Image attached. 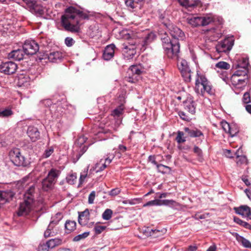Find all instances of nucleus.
I'll use <instances>...</instances> for the list:
<instances>
[{
    "label": "nucleus",
    "instance_id": "nucleus-55",
    "mask_svg": "<svg viewBox=\"0 0 251 251\" xmlns=\"http://www.w3.org/2000/svg\"><path fill=\"white\" fill-rule=\"evenodd\" d=\"M242 101L245 103H248L251 101V98L250 94L248 92H246L243 97Z\"/></svg>",
    "mask_w": 251,
    "mask_h": 251
},
{
    "label": "nucleus",
    "instance_id": "nucleus-64",
    "mask_svg": "<svg viewBox=\"0 0 251 251\" xmlns=\"http://www.w3.org/2000/svg\"><path fill=\"white\" fill-rule=\"evenodd\" d=\"M234 221L237 223V224L240 225V226H242L243 225V224L244 223V221H243V220H242L241 219H239V218L238 217H234Z\"/></svg>",
    "mask_w": 251,
    "mask_h": 251
},
{
    "label": "nucleus",
    "instance_id": "nucleus-5",
    "mask_svg": "<svg viewBox=\"0 0 251 251\" xmlns=\"http://www.w3.org/2000/svg\"><path fill=\"white\" fill-rule=\"evenodd\" d=\"M9 156L10 161L16 166L25 167L28 164V161L18 148L11 150L9 151Z\"/></svg>",
    "mask_w": 251,
    "mask_h": 251
},
{
    "label": "nucleus",
    "instance_id": "nucleus-19",
    "mask_svg": "<svg viewBox=\"0 0 251 251\" xmlns=\"http://www.w3.org/2000/svg\"><path fill=\"white\" fill-rule=\"evenodd\" d=\"M115 46L112 44L106 47L103 53V58L105 60H109L114 55Z\"/></svg>",
    "mask_w": 251,
    "mask_h": 251
},
{
    "label": "nucleus",
    "instance_id": "nucleus-24",
    "mask_svg": "<svg viewBox=\"0 0 251 251\" xmlns=\"http://www.w3.org/2000/svg\"><path fill=\"white\" fill-rule=\"evenodd\" d=\"M60 174L61 171L57 169L52 168L49 172L46 177L55 184Z\"/></svg>",
    "mask_w": 251,
    "mask_h": 251
},
{
    "label": "nucleus",
    "instance_id": "nucleus-33",
    "mask_svg": "<svg viewBox=\"0 0 251 251\" xmlns=\"http://www.w3.org/2000/svg\"><path fill=\"white\" fill-rule=\"evenodd\" d=\"M30 79L28 75H20L18 77V85L19 86H25L29 82Z\"/></svg>",
    "mask_w": 251,
    "mask_h": 251
},
{
    "label": "nucleus",
    "instance_id": "nucleus-45",
    "mask_svg": "<svg viewBox=\"0 0 251 251\" xmlns=\"http://www.w3.org/2000/svg\"><path fill=\"white\" fill-rule=\"evenodd\" d=\"M89 234V232H85L82 234L77 235L74 238L73 241L75 242H78L81 240L84 239L87 237Z\"/></svg>",
    "mask_w": 251,
    "mask_h": 251
},
{
    "label": "nucleus",
    "instance_id": "nucleus-6",
    "mask_svg": "<svg viewBox=\"0 0 251 251\" xmlns=\"http://www.w3.org/2000/svg\"><path fill=\"white\" fill-rule=\"evenodd\" d=\"M188 23L193 26H206L214 22L211 15L204 16H193L187 19Z\"/></svg>",
    "mask_w": 251,
    "mask_h": 251
},
{
    "label": "nucleus",
    "instance_id": "nucleus-41",
    "mask_svg": "<svg viewBox=\"0 0 251 251\" xmlns=\"http://www.w3.org/2000/svg\"><path fill=\"white\" fill-rule=\"evenodd\" d=\"M101 161L102 160H101L99 163H97L95 164V168L93 170V171L96 170V172L98 173L103 171L105 168H106L107 165L105 163H102L101 165L100 166Z\"/></svg>",
    "mask_w": 251,
    "mask_h": 251
},
{
    "label": "nucleus",
    "instance_id": "nucleus-22",
    "mask_svg": "<svg viewBox=\"0 0 251 251\" xmlns=\"http://www.w3.org/2000/svg\"><path fill=\"white\" fill-rule=\"evenodd\" d=\"M27 133L32 141L35 142L40 138V132L37 127L29 126Z\"/></svg>",
    "mask_w": 251,
    "mask_h": 251
},
{
    "label": "nucleus",
    "instance_id": "nucleus-53",
    "mask_svg": "<svg viewBox=\"0 0 251 251\" xmlns=\"http://www.w3.org/2000/svg\"><path fill=\"white\" fill-rule=\"evenodd\" d=\"M246 157L245 156L237 155V160L236 162L238 165H241L244 163L246 162Z\"/></svg>",
    "mask_w": 251,
    "mask_h": 251
},
{
    "label": "nucleus",
    "instance_id": "nucleus-43",
    "mask_svg": "<svg viewBox=\"0 0 251 251\" xmlns=\"http://www.w3.org/2000/svg\"><path fill=\"white\" fill-rule=\"evenodd\" d=\"M216 67L222 69L227 70L230 68V65L226 62L220 61L217 63L216 65Z\"/></svg>",
    "mask_w": 251,
    "mask_h": 251
},
{
    "label": "nucleus",
    "instance_id": "nucleus-57",
    "mask_svg": "<svg viewBox=\"0 0 251 251\" xmlns=\"http://www.w3.org/2000/svg\"><path fill=\"white\" fill-rule=\"evenodd\" d=\"M49 249L48 246L46 243L40 244L38 248V251H49Z\"/></svg>",
    "mask_w": 251,
    "mask_h": 251
},
{
    "label": "nucleus",
    "instance_id": "nucleus-39",
    "mask_svg": "<svg viewBox=\"0 0 251 251\" xmlns=\"http://www.w3.org/2000/svg\"><path fill=\"white\" fill-rule=\"evenodd\" d=\"M88 166L86 169H85L82 173H81L80 178H79V183L80 184H82L84 181V179L87 177H91L90 174H88Z\"/></svg>",
    "mask_w": 251,
    "mask_h": 251
},
{
    "label": "nucleus",
    "instance_id": "nucleus-25",
    "mask_svg": "<svg viewBox=\"0 0 251 251\" xmlns=\"http://www.w3.org/2000/svg\"><path fill=\"white\" fill-rule=\"evenodd\" d=\"M232 48V46L229 43L228 40H225L221 42L216 47V50L219 52H226L229 51Z\"/></svg>",
    "mask_w": 251,
    "mask_h": 251
},
{
    "label": "nucleus",
    "instance_id": "nucleus-23",
    "mask_svg": "<svg viewBox=\"0 0 251 251\" xmlns=\"http://www.w3.org/2000/svg\"><path fill=\"white\" fill-rule=\"evenodd\" d=\"M179 4L186 9L194 8L199 3L198 0H177Z\"/></svg>",
    "mask_w": 251,
    "mask_h": 251
},
{
    "label": "nucleus",
    "instance_id": "nucleus-29",
    "mask_svg": "<svg viewBox=\"0 0 251 251\" xmlns=\"http://www.w3.org/2000/svg\"><path fill=\"white\" fill-rule=\"evenodd\" d=\"M62 53L60 51H52L48 55L49 60L52 62H56L62 58Z\"/></svg>",
    "mask_w": 251,
    "mask_h": 251
},
{
    "label": "nucleus",
    "instance_id": "nucleus-61",
    "mask_svg": "<svg viewBox=\"0 0 251 251\" xmlns=\"http://www.w3.org/2000/svg\"><path fill=\"white\" fill-rule=\"evenodd\" d=\"M120 193V190L119 188L113 189L109 192V195L112 196H115L118 195Z\"/></svg>",
    "mask_w": 251,
    "mask_h": 251
},
{
    "label": "nucleus",
    "instance_id": "nucleus-4",
    "mask_svg": "<svg viewBox=\"0 0 251 251\" xmlns=\"http://www.w3.org/2000/svg\"><path fill=\"white\" fill-rule=\"evenodd\" d=\"M195 90L197 94H201L202 95L205 92L210 94L213 93L210 83L205 76L199 75L198 74H197V77L195 81Z\"/></svg>",
    "mask_w": 251,
    "mask_h": 251
},
{
    "label": "nucleus",
    "instance_id": "nucleus-14",
    "mask_svg": "<svg viewBox=\"0 0 251 251\" xmlns=\"http://www.w3.org/2000/svg\"><path fill=\"white\" fill-rule=\"evenodd\" d=\"M249 63L247 58H243L239 60L237 63H234L233 67L239 71L240 73H242L244 75H248L249 72Z\"/></svg>",
    "mask_w": 251,
    "mask_h": 251
},
{
    "label": "nucleus",
    "instance_id": "nucleus-62",
    "mask_svg": "<svg viewBox=\"0 0 251 251\" xmlns=\"http://www.w3.org/2000/svg\"><path fill=\"white\" fill-rule=\"evenodd\" d=\"M54 231H52L51 230H50V229H47V230L45 231L44 236L46 238H47V237H49L50 236H52L54 235Z\"/></svg>",
    "mask_w": 251,
    "mask_h": 251
},
{
    "label": "nucleus",
    "instance_id": "nucleus-30",
    "mask_svg": "<svg viewBox=\"0 0 251 251\" xmlns=\"http://www.w3.org/2000/svg\"><path fill=\"white\" fill-rule=\"evenodd\" d=\"M64 108L63 107L62 103L61 102H58L57 103L53 104L50 107V110L54 111V113H58L57 116L59 114H61L63 112Z\"/></svg>",
    "mask_w": 251,
    "mask_h": 251
},
{
    "label": "nucleus",
    "instance_id": "nucleus-18",
    "mask_svg": "<svg viewBox=\"0 0 251 251\" xmlns=\"http://www.w3.org/2000/svg\"><path fill=\"white\" fill-rule=\"evenodd\" d=\"M89 219L90 212L88 209H86L84 211L78 212V222L81 226H86Z\"/></svg>",
    "mask_w": 251,
    "mask_h": 251
},
{
    "label": "nucleus",
    "instance_id": "nucleus-50",
    "mask_svg": "<svg viewBox=\"0 0 251 251\" xmlns=\"http://www.w3.org/2000/svg\"><path fill=\"white\" fill-rule=\"evenodd\" d=\"M193 151L194 153H196L197 155L198 156L199 160H201L202 158V150L200 148L195 146L194 147Z\"/></svg>",
    "mask_w": 251,
    "mask_h": 251
},
{
    "label": "nucleus",
    "instance_id": "nucleus-16",
    "mask_svg": "<svg viewBox=\"0 0 251 251\" xmlns=\"http://www.w3.org/2000/svg\"><path fill=\"white\" fill-rule=\"evenodd\" d=\"M14 195L11 191H0V208L5 203L11 201Z\"/></svg>",
    "mask_w": 251,
    "mask_h": 251
},
{
    "label": "nucleus",
    "instance_id": "nucleus-48",
    "mask_svg": "<svg viewBox=\"0 0 251 251\" xmlns=\"http://www.w3.org/2000/svg\"><path fill=\"white\" fill-rule=\"evenodd\" d=\"M125 4L126 6L133 9L137 7L138 2L136 1L135 0H126Z\"/></svg>",
    "mask_w": 251,
    "mask_h": 251
},
{
    "label": "nucleus",
    "instance_id": "nucleus-56",
    "mask_svg": "<svg viewBox=\"0 0 251 251\" xmlns=\"http://www.w3.org/2000/svg\"><path fill=\"white\" fill-rule=\"evenodd\" d=\"M74 43V40L71 37H67L65 40V43L67 47L72 46Z\"/></svg>",
    "mask_w": 251,
    "mask_h": 251
},
{
    "label": "nucleus",
    "instance_id": "nucleus-21",
    "mask_svg": "<svg viewBox=\"0 0 251 251\" xmlns=\"http://www.w3.org/2000/svg\"><path fill=\"white\" fill-rule=\"evenodd\" d=\"M24 50L21 49L13 50L9 53L8 58L15 61H20L24 58Z\"/></svg>",
    "mask_w": 251,
    "mask_h": 251
},
{
    "label": "nucleus",
    "instance_id": "nucleus-40",
    "mask_svg": "<svg viewBox=\"0 0 251 251\" xmlns=\"http://www.w3.org/2000/svg\"><path fill=\"white\" fill-rule=\"evenodd\" d=\"M160 205H164L169 206H174L176 202L173 200H160Z\"/></svg>",
    "mask_w": 251,
    "mask_h": 251
},
{
    "label": "nucleus",
    "instance_id": "nucleus-52",
    "mask_svg": "<svg viewBox=\"0 0 251 251\" xmlns=\"http://www.w3.org/2000/svg\"><path fill=\"white\" fill-rule=\"evenodd\" d=\"M106 228V226L96 225L94 228V230L96 234H100Z\"/></svg>",
    "mask_w": 251,
    "mask_h": 251
},
{
    "label": "nucleus",
    "instance_id": "nucleus-1",
    "mask_svg": "<svg viewBox=\"0 0 251 251\" xmlns=\"http://www.w3.org/2000/svg\"><path fill=\"white\" fill-rule=\"evenodd\" d=\"M88 18L89 16L86 13L70 6L65 10V14L61 16V25L66 31L78 33L80 31V19Z\"/></svg>",
    "mask_w": 251,
    "mask_h": 251
},
{
    "label": "nucleus",
    "instance_id": "nucleus-13",
    "mask_svg": "<svg viewBox=\"0 0 251 251\" xmlns=\"http://www.w3.org/2000/svg\"><path fill=\"white\" fill-rule=\"evenodd\" d=\"M17 68V65L12 61L2 63L0 65V72L7 75H12L16 72Z\"/></svg>",
    "mask_w": 251,
    "mask_h": 251
},
{
    "label": "nucleus",
    "instance_id": "nucleus-28",
    "mask_svg": "<svg viewBox=\"0 0 251 251\" xmlns=\"http://www.w3.org/2000/svg\"><path fill=\"white\" fill-rule=\"evenodd\" d=\"M184 130L191 137H198L203 136L202 132L198 129H191L189 127H185Z\"/></svg>",
    "mask_w": 251,
    "mask_h": 251
},
{
    "label": "nucleus",
    "instance_id": "nucleus-36",
    "mask_svg": "<svg viewBox=\"0 0 251 251\" xmlns=\"http://www.w3.org/2000/svg\"><path fill=\"white\" fill-rule=\"evenodd\" d=\"M221 125L223 130L226 132L230 134L231 136H233L234 134L233 133L232 130H231L230 125L228 123H227L226 121H222L221 123Z\"/></svg>",
    "mask_w": 251,
    "mask_h": 251
},
{
    "label": "nucleus",
    "instance_id": "nucleus-7",
    "mask_svg": "<svg viewBox=\"0 0 251 251\" xmlns=\"http://www.w3.org/2000/svg\"><path fill=\"white\" fill-rule=\"evenodd\" d=\"M144 69L140 65H131L128 69L126 79L131 83L138 81L140 75L143 73Z\"/></svg>",
    "mask_w": 251,
    "mask_h": 251
},
{
    "label": "nucleus",
    "instance_id": "nucleus-34",
    "mask_svg": "<svg viewBox=\"0 0 251 251\" xmlns=\"http://www.w3.org/2000/svg\"><path fill=\"white\" fill-rule=\"evenodd\" d=\"M62 243V240L59 238L51 239L46 242L48 247L50 249H52L56 246L60 245Z\"/></svg>",
    "mask_w": 251,
    "mask_h": 251
},
{
    "label": "nucleus",
    "instance_id": "nucleus-27",
    "mask_svg": "<svg viewBox=\"0 0 251 251\" xmlns=\"http://www.w3.org/2000/svg\"><path fill=\"white\" fill-rule=\"evenodd\" d=\"M233 235L235 237L237 241L241 243L243 247L251 249V243L248 240L240 236L237 233H234Z\"/></svg>",
    "mask_w": 251,
    "mask_h": 251
},
{
    "label": "nucleus",
    "instance_id": "nucleus-59",
    "mask_svg": "<svg viewBox=\"0 0 251 251\" xmlns=\"http://www.w3.org/2000/svg\"><path fill=\"white\" fill-rule=\"evenodd\" d=\"M148 161L156 165V167L157 165H158V164L156 161L155 156L154 155H150L148 157Z\"/></svg>",
    "mask_w": 251,
    "mask_h": 251
},
{
    "label": "nucleus",
    "instance_id": "nucleus-44",
    "mask_svg": "<svg viewBox=\"0 0 251 251\" xmlns=\"http://www.w3.org/2000/svg\"><path fill=\"white\" fill-rule=\"evenodd\" d=\"M12 114L13 112L10 109H0V117H7Z\"/></svg>",
    "mask_w": 251,
    "mask_h": 251
},
{
    "label": "nucleus",
    "instance_id": "nucleus-10",
    "mask_svg": "<svg viewBox=\"0 0 251 251\" xmlns=\"http://www.w3.org/2000/svg\"><path fill=\"white\" fill-rule=\"evenodd\" d=\"M239 71H236L231 77V82L233 85L238 88L245 86L248 78V75H245L240 73Z\"/></svg>",
    "mask_w": 251,
    "mask_h": 251
},
{
    "label": "nucleus",
    "instance_id": "nucleus-32",
    "mask_svg": "<svg viewBox=\"0 0 251 251\" xmlns=\"http://www.w3.org/2000/svg\"><path fill=\"white\" fill-rule=\"evenodd\" d=\"M76 222L74 221H67L65 225L66 232L70 233L75 230L76 229Z\"/></svg>",
    "mask_w": 251,
    "mask_h": 251
},
{
    "label": "nucleus",
    "instance_id": "nucleus-3",
    "mask_svg": "<svg viewBox=\"0 0 251 251\" xmlns=\"http://www.w3.org/2000/svg\"><path fill=\"white\" fill-rule=\"evenodd\" d=\"M35 187L30 186L24 195V201L21 203L17 214L19 216L27 215L32 209L34 198L33 194Z\"/></svg>",
    "mask_w": 251,
    "mask_h": 251
},
{
    "label": "nucleus",
    "instance_id": "nucleus-38",
    "mask_svg": "<svg viewBox=\"0 0 251 251\" xmlns=\"http://www.w3.org/2000/svg\"><path fill=\"white\" fill-rule=\"evenodd\" d=\"M176 140L178 144L183 143L186 141L185 137H184V133L182 131H177Z\"/></svg>",
    "mask_w": 251,
    "mask_h": 251
},
{
    "label": "nucleus",
    "instance_id": "nucleus-2",
    "mask_svg": "<svg viewBox=\"0 0 251 251\" xmlns=\"http://www.w3.org/2000/svg\"><path fill=\"white\" fill-rule=\"evenodd\" d=\"M162 47L165 53L169 58L177 57L180 51V44L177 40H171L165 34L161 38Z\"/></svg>",
    "mask_w": 251,
    "mask_h": 251
},
{
    "label": "nucleus",
    "instance_id": "nucleus-26",
    "mask_svg": "<svg viewBox=\"0 0 251 251\" xmlns=\"http://www.w3.org/2000/svg\"><path fill=\"white\" fill-rule=\"evenodd\" d=\"M185 109L190 114L193 115L196 112L195 102L191 100H187L184 102Z\"/></svg>",
    "mask_w": 251,
    "mask_h": 251
},
{
    "label": "nucleus",
    "instance_id": "nucleus-51",
    "mask_svg": "<svg viewBox=\"0 0 251 251\" xmlns=\"http://www.w3.org/2000/svg\"><path fill=\"white\" fill-rule=\"evenodd\" d=\"M160 200L159 199L151 201L144 204L143 206L146 207L151 205H160Z\"/></svg>",
    "mask_w": 251,
    "mask_h": 251
},
{
    "label": "nucleus",
    "instance_id": "nucleus-15",
    "mask_svg": "<svg viewBox=\"0 0 251 251\" xmlns=\"http://www.w3.org/2000/svg\"><path fill=\"white\" fill-rule=\"evenodd\" d=\"M170 30V33L173 37L172 40H177L179 38L182 39L184 36L183 32L178 27L173 25H170L168 27Z\"/></svg>",
    "mask_w": 251,
    "mask_h": 251
},
{
    "label": "nucleus",
    "instance_id": "nucleus-9",
    "mask_svg": "<svg viewBox=\"0 0 251 251\" xmlns=\"http://www.w3.org/2000/svg\"><path fill=\"white\" fill-rule=\"evenodd\" d=\"M122 53L125 59L130 60L136 54L135 42H127L122 45Z\"/></svg>",
    "mask_w": 251,
    "mask_h": 251
},
{
    "label": "nucleus",
    "instance_id": "nucleus-11",
    "mask_svg": "<svg viewBox=\"0 0 251 251\" xmlns=\"http://www.w3.org/2000/svg\"><path fill=\"white\" fill-rule=\"evenodd\" d=\"M23 49L25 54L32 55L38 51L39 47L38 43L34 40H27L25 42Z\"/></svg>",
    "mask_w": 251,
    "mask_h": 251
},
{
    "label": "nucleus",
    "instance_id": "nucleus-17",
    "mask_svg": "<svg viewBox=\"0 0 251 251\" xmlns=\"http://www.w3.org/2000/svg\"><path fill=\"white\" fill-rule=\"evenodd\" d=\"M166 232V229L163 228L154 229L147 227L145 231V234L147 236H151L153 238H157L163 236Z\"/></svg>",
    "mask_w": 251,
    "mask_h": 251
},
{
    "label": "nucleus",
    "instance_id": "nucleus-8",
    "mask_svg": "<svg viewBox=\"0 0 251 251\" xmlns=\"http://www.w3.org/2000/svg\"><path fill=\"white\" fill-rule=\"evenodd\" d=\"M26 5L25 8L37 16H42L44 13L43 6L37 2V0H22Z\"/></svg>",
    "mask_w": 251,
    "mask_h": 251
},
{
    "label": "nucleus",
    "instance_id": "nucleus-60",
    "mask_svg": "<svg viewBox=\"0 0 251 251\" xmlns=\"http://www.w3.org/2000/svg\"><path fill=\"white\" fill-rule=\"evenodd\" d=\"M155 37V35L153 33H151L148 34V35L146 37L145 39L147 42H150L153 40V39Z\"/></svg>",
    "mask_w": 251,
    "mask_h": 251
},
{
    "label": "nucleus",
    "instance_id": "nucleus-42",
    "mask_svg": "<svg viewBox=\"0 0 251 251\" xmlns=\"http://www.w3.org/2000/svg\"><path fill=\"white\" fill-rule=\"evenodd\" d=\"M76 178V174L72 173L66 177V180L69 184L72 185L75 182Z\"/></svg>",
    "mask_w": 251,
    "mask_h": 251
},
{
    "label": "nucleus",
    "instance_id": "nucleus-54",
    "mask_svg": "<svg viewBox=\"0 0 251 251\" xmlns=\"http://www.w3.org/2000/svg\"><path fill=\"white\" fill-rule=\"evenodd\" d=\"M178 115L180 118L186 121H189L191 118L183 111H179Z\"/></svg>",
    "mask_w": 251,
    "mask_h": 251
},
{
    "label": "nucleus",
    "instance_id": "nucleus-31",
    "mask_svg": "<svg viewBox=\"0 0 251 251\" xmlns=\"http://www.w3.org/2000/svg\"><path fill=\"white\" fill-rule=\"evenodd\" d=\"M54 184V183L50 181V180L46 177L44 178L42 181V189L45 191H48L52 189Z\"/></svg>",
    "mask_w": 251,
    "mask_h": 251
},
{
    "label": "nucleus",
    "instance_id": "nucleus-47",
    "mask_svg": "<svg viewBox=\"0 0 251 251\" xmlns=\"http://www.w3.org/2000/svg\"><path fill=\"white\" fill-rule=\"evenodd\" d=\"M63 215L61 212L57 213L53 217L51 218V221L54 223V225H57L59 222L62 219Z\"/></svg>",
    "mask_w": 251,
    "mask_h": 251
},
{
    "label": "nucleus",
    "instance_id": "nucleus-20",
    "mask_svg": "<svg viewBox=\"0 0 251 251\" xmlns=\"http://www.w3.org/2000/svg\"><path fill=\"white\" fill-rule=\"evenodd\" d=\"M237 214L251 219V211L250 208L247 205H242L239 207L235 208Z\"/></svg>",
    "mask_w": 251,
    "mask_h": 251
},
{
    "label": "nucleus",
    "instance_id": "nucleus-12",
    "mask_svg": "<svg viewBox=\"0 0 251 251\" xmlns=\"http://www.w3.org/2000/svg\"><path fill=\"white\" fill-rule=\"evenodd\" d=\"M177 66L184 80L186 82H190L191 80V71L187 62L182 59L178 62Z\"/></svg>",
    "mask_w": 251,
    "mask_h": 251
},
{
    "label": "nucleus",
    "instance_id": "nucleus-35",
    "mask_svg": "<svg viewBox=\"0 0 251 251\" xmlns=\"http://www.w3.org/2000/svg\"><path fill=\"white\" fill-rule=\"evenodd\" d=\"M124 111V107L123 105H121L112 111L111 115L115 118L120 117L123 115Z\"/></svg>",
    "mask_w": 251,
    "mask_h": 251
},
{
    "label": "nucleus",
    "instance_id": "nucleus-49",
    "mask_svg": "<svg viewBox=\"0 0 251 251\" xmlns=\"http://www.w3.org/2000/svg\"><path fill=\"white\" fill-rule=\"evenodd\" d=\"M54 149L52 147H50L48 149H46L42 155V157L44 158H47L49 157L51 154L53 152Z\"/></svg>",
    "mask_w": 251,
    "mask_h": 251
},
{
    "label": "nucleus",
    "instance_id": "nucleus-46",
    "mask_svg": "<svg viewBox=\"0 0 251 251\" xmlns=\"http://www.w3.org/2000/svg\"><path fill=\"white\" fill-rule=\"evenodd\" d=\"M113 212L110 209H106L102 213V217L104 220H109L112 216Z\"/></svg>",
    "mask_w": 251,
    "mask_h": 251
},
{
    "label": "nucleus",
    "instance_id": "nucleus-37",
    "mask_svg": "<svg viewBox=\"0 0 251 251\" xmlns=\"http://www.w3.org/2000/svg\"><path fill=\"white\" fill-rule=\"evenodd\" d=\"M157 169L158 172H160L163 174L169 173L171 169L170 167L162 165V164H158L157 165Z\"/></svg>",
    "mask_w": 251,
    "mask_h": 251
},
{
    "label": "nucleus",
    "instance_id": "nucleus-58",
    "mask_svg": "<svg viewBox=\"0 0 251 251\" xmlns=\"http://www.w3.org/2000/svg\"><path fill=\"white\" fill-rule=\"evenodd\" d=\"M96 193L95 191H92L89 195L88 197V202L90 204H92L94 202V201L95 198Z\"/></svg>",
    "mask_w": 251,
    "mask_h": 251
},
{
    "label": "nucleus",
    "instance_id": "nucleus-63",
    "mask_svg": "<svg viewBox=\"0 0 251 251\" xmlns=\"http://www.w3.org/2000/svg\"><path fill=\"white\" fill-rule=\"evenodd\" d=\"M241 179L247 186H250L251 184L247 176H242Z\"/></svg>",
    "mask_w": 251,
    "mask_h": 251
}]
</instances>
